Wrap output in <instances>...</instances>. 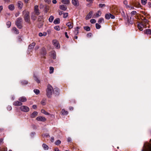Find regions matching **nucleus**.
<instances>
[{
    "instance_id": "22",
    "label": "nucleus",
    "mask_w": 151,
    "mask_h": 151,
    "mask_svg": "<svg viewBox=\"0 0 151 151\" xmlns=\"http://www.w3.org/2000/svg\"><path fill=\"white\" fill-rule=\"evenodd\" d=\"M41 53L43 55H45L46 54V50L45 48L43 47L42 48L41 50Z\"/></svg>"
},
{
    "instance_id": "9",
    "label": "nucleus",
    "mask_w": 151,
    "mask_h": 151,
    "mask_svg": "<svg viewBox=\"0 0 151 151\" xmlns=\"http://www.w3.org/2000/svg\"><path fill=\"white\" fill-rule=\"evenodd\" d=\"M36 120L38 121L44 122L46 121V119L44 117L39 116L36 118Z\"/></svg>"
},
{
    "instance_id": "63",
    "label": "nucleus",
    "mask_w": 151,
    "mask_h": 151,
    "mask_svg": "<svg viewBox=\"0 0 151 151\" xmlns=\"http://www.w3.org/2000/svg\"><path fill=\"white\" fill-rule=\"evenodd\" d=\"M32 107L34 109H36L37 108V106L35 105H34L32 106Z\"/></svg>"
},
{
    "instance_id": "29",
    "label": "nucleus",
    "mask_w": 151,
    "mask_h": 151,
    "mask_svg": "<svg viewBox=\"0 0 151 151\" xmlns=\"http://www.w3.org/2000/svg\"><path fill=\"white\" fill-rule=\"evenodd\" d=\"M101 14V11H99L98 12L96 13L95 15V17H98L99 16H100Z\"/></svg>"
},
{
    "instance_id": "4",
    "label": "nucleus",
    "mask_w": 151,
    "mask_h": 151,
    "mask_svg": "<svg viewBox=\"0 0 151 151\" xmlns=\"http://www.w3.org/2000/svg\"><path fill=\"white\" fill-rule=\"evenodd\" d=\"M22 21V19L21 17L17 18L16 21V24L19 29H21L22 28V26L21 25Z\"/></svg>"
},
{
    "instance_id": "48",
    "label": "nucleus",
    "mask_w": 151,
    "mask_h": 151,
    "mask_svg": "<svg viewBox=\"0 0 151 151\" xmlns=\"http://www.w3.org/2000/svg\"><path fill=\"white\" fill-rule=\"evenodd\" d=\"M96 28L97 29H99L101 28V26L100 25H99L98 23H96Z\"/></svg>"
},
{
    "instance_id": "56",
    "label": "nucleus",
    "mask_w": 151,
    "mask_h": 151,
    "mask_svg": "<svg viewBox=\"0 0 151 151\" xmlns=\"http://www.w3.org/2000/svg\"><path fill=\"white\" fill-rule=\"evenodd\" d=\"M7 109H8V110L9 111L11 110L12 109V107L10 106H8L7 107Z\"/></svg>"
},
{
    "instance_id": "17",
    "label": "nucleus",
    "mask_w": 151,
    "mask_h": 151,
    "mask_svg": "<svg viewBox=\"0 0 151 151\" xmlns=\"http://www.w3.org/2000/svg\"><path fill=\"white\" fill-rule=\"evenodd\" d=\"M144 33L147 35H151V30L150 29H147L144 31Z\"/></svg>"
},
{
    "instance_id": "43",
    "label": "nucleus",
    "mask_w": 151,
    "mask_h": 151,
    "mask_svg": "<svg viewBox=\"0 0 151 151\" xmlns=\"http://www.w3.org/2000/svg\"><path fill=\"white\" fill-rule=\"evenodd\" d=\"M137 14V12L135 11H132L131 13V14L132 16L136 15Z\"/></svg>"
},
{
    "instance_id": "10",
    "label": "nucleus",
    "mask_w": 151,
    "mask_h": 151,
    "mask_svg": "<svg viewBox=\"0 0 151 151\" xmlns=\"http://www.w3.org/2000/svg\"><path fill=\"white\" fill-rule=\"evenodd\" d=\"M72 4L76 6H79V4L78 0H72Z\"/></svg>"
},
{
    "instance_id": "59",
    "label": "nucleus",
    "mask_w": 151,
    "mask_h": 151,
    "mask_svg": "<svg viewBox=\"0 0 151 151\" xmlns=\"http://www.w3.org/2000/svg\"><path fill=\"white\" fill-rule=\"evenodd\" d=\"M134 6L136 7L139 8L140 7V5L139 4H138V5H137L136 4H134Z\"/></svg>"
},
{
    "instance_id": "13",
    "label": "nucleus",
    "mask_w": 151,
    "mask_h": 151,
    "mask_svg": "<svg viewBox=\"0 0 151 151\" xmlns=\"http://www.w3.org/2000/svg\"><path fill=\"white\" fill-rule=\"evenodd\" d=\"M143 18L142 20H143V22L142 23H143L145 25H146V26H147V25L148 24L149 21L147 19H146L145 17H144L143 16H141Z\"/></svg>"
},
{
    "instance_id": "49",
    "label": "nucleus",
    "mask_w": 151,
    "mask_h": 151,
    "mask_svg": "<svg viewBox=\"0 0 151 151\" xmlns=\"http://www.w3.org/2000/svg\"><path fill=\"white\" fill-rule=\"evenodd\" d=\"M54 28L57 31H59L60 30V27L58 26H57L55 27Z\"/></svg>"
},
{
    "instance_id": "47",
    "label": "nucleus",
    "mask_w": 151,
    "mask_h": 151,
    "mask_svg": "<svg viewBox=\"0 0 151 151\" xmlns=\"http://www.w3.org/2000/svg\"><path fill=\"white\" fill-rule=\"evenodd\" d=\"M147 2V0H141V3L142 4L145 5Z\"/></svg>"
},
{
    "instance_id": "16",
    "label": "nucleus",
    "mask_w": 151,
    "mask_h": 151,
    "mask_svg": "<svg viewBox=\"0 0 151 151\" xmlns=\"http://www.w3.org/2000/svg\"><path fill=\"white\" fill-rule=\"evenodd\" d=\"M26 98L24 96L20 97L19 99V100L21 102H25L27 101Z\"/></svg>"
},
{
    "instance_id": "44",
    "label": "nucleus",
    "mask_w": 151,
    "mask_h": 151,
    "mask_svg": "<svg viewBox=\"0 0 151 151\" xmlns=\"http://www.w3.org/2000/svg\"><path fill=\"white\" fill-rule=\"evenodd\" d=\"M68 16V13H65L63 14V17L65 18L67 17Z\"/></svg>"
},
{
    "instance_id": "57",
    "label": "nucleus",
    "mask_w": 151,
    "mask_h": 151,
    "mask_svg": "<svg viewBox=\"0 0 151 151\" xmlns=\"http://www.w3.org/2000/svg\"><path fill=\"white\" fill-rule=\"evenodd\" d=\"M42 20L43 19L42 17L41 16H39L38 18V21H42Z\"/></svg>"
},
{
    "instance_id": "12",
    "label": "nucleus",
    "mask_w": 151,
    "mask_h": 151,
    "mask_svg": "<svg viewBox=\"0 0 151 151\" xmlns=\"http://www.w3.org/2000/svg\"><path fill=\"white\" fill-rule=\"evenodd\" d=\"M13 104L15 106H20L22 105V104L20 101H17L14 102Z\"/></svg>"
},
{
    "instance_id": "50",
    "label": "nucleus",
    "mask_w": 151,
    "mask_h": 151,
    "mask_svg": "<svg viewBox=\"0 0 151 151\" xmlns=\"http://www.w3.org/2000/svg\"><path fill=\"white\" fill-rule=\"evenodd\" d=\"M105 4H100L99 5V7L100 8H103L105 6Z\"/></svg>"
},
{
    "instance_id": "40",
    "label": "nucleus",
    "mask_w": 151,
    "mask_h": 151,
    "mask_svg": "<svg viewBox=\"0 0 151 151\" xmlns=\"http://www.w3.org/2000/svg\"><path fill=\"white\" fill-rule=\"evenodd\" d=\"M102 22H104V19L102 18H100L98 21V23L99 24H100Z\"/></svg>"
},
{
    "instance_id": "14",
    "label": "nucleus",
    "mask_w": 151,
    "mask_h": 151,
    "mask_svg": "<svg viewBox=\"0 0 151 151\" xmlns=\"http://www.w3.org/2000/svg\"><path fill=\"white\" fill-rule=\"evenodd\" d=\"M93 13L92 11H90L87 15L86 17V19L87 20L91 18L92 16V15Z\"/></svg>"
},
{
    "instance_id": "24",
    "label": "nucleus",
    "mask_w": 151,
    "mask_h": 151,
    "mask_svg": "<svg viewBox=\"0 0 151 151\" xmlns=\"http://www.w3.org/2000/svg\"><path fill=\"white\" fill-rule=\"evenodd\" d=\"M42 147L45 150H48L49 147L48 146L45 144H43L42 145Z\"/></svg>"
},
{
    "instance_id": "51",
    "label": "nucleus",
    "mask_w": 151,
    "mask_h": 151,
    "mask_svg": "<svg viewBox=\"0 0 151 151\" xmlns=\"http://www.w3.org/2000/svg\"><path fill=\"white\" fill-rule=\"evenodd\" d=\"M11 24V23L9 21L8 22L6 23V25L8 26V27H10Z\"/></svg>"
},
{
    "instance_id": "18",
    "label": "nucleus",
    "mask_w": 151,
    "mask_h": 151,
    "mask_svg": "<svg viewBox=\"0 0 151 151\" xmlns=\"http://www.w3.org/2000/svg\"><path fill=\"white\" fill-rule=\"evenodd\" d=\"M12 32L17 35L19 33L18 30L15 27H13L12 29Z\"/></svg>"
},
{
    "instance_id": "26",
    "label": "nucleus",
    "mask_w": 151,
    "mask_h": 151,
    "mask_svg": "<svg viewBox=\"0 0 151 151\" xmlns=\"http://www.w3.org/2000/svg\"><path fill=\"white\" fill-rule=\"evenodd\" d=\"M64 4H69L70 3V1L69 0H62L61 1Z\"/></svg>"
},
{
    "instance_id": "54",
    "label": "nucleus",
    "mask_w": 151,
    "mask_h": 151,
    "mask_svg": "<svg viewBox=\"0 0 151 151\" xmlns=\"http://www.w3.org/2000/svg\"><path fill=\"white\" fill-rule=\"evenodd\" d=\"M127 8H129L130 9H134V7L132 6H127Z\"/></svg>"
},
{
    "instance_id": "1",
    "label": "nucleus",
    "mask_w": 151,
    "mask_h": 151,
    "mask_svg": "<svg viewBox=\"0 0 151 151\" xmlns=\"http://www.w3.org/2000/svg\"><path fill=\"white\" fill-rule=\"evenodd\" d=\"M53 89L52 87L50 84H48L46 90L47 95L49 97H51L52 93L53 92Z\"/></svg>"
},
{
    "instance_id": "64",
    "label": "nucleus",
    "mask_w": 151,
    "mask_h": 151,
    "mask_svg": "<svg viewBox=\"0 0 151 151\" xmlns=\"http://www.w3.org/2000/svg\"><path fill=\"white\" fill-rule=\"evenodd\" d=\"M41 103L42 105H44L45 104V101L44 100L42 101Z\"/></svg>"
},
{
    "instance_id": "60",
    "label": "nucleus",
    "mask_w": 151,
    "mask_h": 151,
    "mask_svg": "<svg viewBox=\"0 0 151 151\" xmlns=\"http://www.w3.org/2000/svg\"><path fill=\"white\" fill-rule=\"evenodd\" d=\"M65 36L67 38H69V36L68 35L67 32H65Z\"/></svg>"
},
{
    "instance_id": "34",
    "label": "nucleus",
    "mask_w": 151,
    "mask_h": 151,
    "mask_svg": "<svg viewBox=\"0 0 151 151\" xmlns=\"http://www.w3.org/2000/svg\"><path fill=\"white\" fill-rule=\"evenodd\" d=\"M54 19V17L52 16H51L50 17L49 19V22H52Z\"/></svg>"
},
{
    "instance_id": "20",
    "label": "nucleus",
    "mask_w": 151,
    "mask_h": 151,
    "mask_svg": "<svg viewBox=\"0 0 151 151\" xmlns=\"http://www.w3.org/2000/svg\"><path fill=\"white\" fill-rule=\"evenodd\" d=\"M66 25L68 27L69 29H71L73 27V23L71 22H68L67 23Z\"/></svg>"
},
{
    "instance_id": "19",
    "label": "nucleus",
    "mask_w": 151,
    "mask_h": 151,
    "mask_svg": "<svg viewBox=\"0 0 151 151\" xmlns=\"http://www.w3.org/2000/svg\"><path fill=\"white\" fill-rule=\"evenodd\" d=\"M60 8L62 10L65 11L67 9V7L66 6L64 5H61L60 6Z\"/></svg>"
},
{
    "instance_id": "25",
    "label": "nucleus",
    "mask_w": 151,
    "mask_h": 151,
    "mask_svg": "<svg viewBox=\"0 0 151 151\" xmlns=\"http://www.w3.org/2000/svg\"><path fill=\"white\" fill-rule=\"evenodd\" d=\"M120 13L122 16L123 17H125V15L124 10L122 9H121L119 10V13Z\"/></svg>"
},
{
    "instance_id": "58",
    "label": "nucleus",
    "mask_w": 151,
    "mask_h": 151,
    "mask_svg": "<svg viewBox=\"0 0 151 151\" xmlns=\"http://www.w3.org/2000/svg\"><path fill=\"white\" fill-rule=\"evenodd\" d=\"M110 17L112 19H114L115 18V16L111 14H110Z\"/></svg>"
},
{
    "instance_id": "61",
    "label": "nucleus",
    "mask_w": 151,
    "mask_h": 151,
    "mask_svg": "<svg viewBox=\"0 0 151 151\" xmlns=\"http://www.w3.org/2000/svg\"><path fill=\"white\" fill-rule=\"evenodd\" d=\"M44 1L46 2L49 4L51 2V1L50 0H44Z\"/></svg>"
},
{
    "instance_id": "55",
    "label": "nucleus",
    "mask_w": 151,
    "mask_h": 151,
    "mask_svg": "<svg viewBox=\"0 0 151 151\" xmlns=\"http://www.w3.org/2000/svg\"><path fill=\"white\" fill-rule=\"evenodd\" d=\"M92 35V34L91 33H89L87 35V37H91Z\"/></svg>"
},
{
    "instance_id": "32",
    "label": "nucleus",
    "mask_w": 151,
    "mask_h": 151,
    "mask_svg": "<svg viewBox=\"0 0 151 151\" xmlns=\"http://www.w3.org/2000/svg\"><path fill=\"white\" fill-rule=\"evenodd\" d=\"M61 113L62 114L64 115H67L68 114V111H65V109H63Z\"/></svg>"
},
{
    "instance_id": "41",
    "label": "nucleus",
    "mask_w": 151,
    "mask_h": 151,
    "mask_svg": "<svg viewBox=\"0 0 151 151\" xmlns=\"http://www.w3.org/2000/svg\"><path fill=\"white\" fill-rule=\"evenodd\" d=\"M34 80L35 81L37 82V83H40V80L36 76L34 77Z\"/></svg>"
},
{
    "instance_id": "38",
    "label": "nucleus",
    "mask_w": 151,
    "mask_h": 151,
    "mask_svg": "<svg viewBox=\"0 0 151 151\" xmlns=\"http://www.w3.org/2000/svg\"><path fill=\"white\" fill-rule=\"evenodd\" d=\"M105 17L106 19H109L110 18V14H106L105 15Z\"/></svg>"
},
{
    "instance_id": "15",
    "label": "nucleus",
    "mask_w": 151,
    "mask_h": 151,
    "mask_svg": "<svg viewBox=\"0 0 151 151\" xmlns=\"http://www.w3.org/2000/svg\"><path fill=\"white\" fill-rule=\"evenodd\" d=\"M35 12L36 14L39 15L40 14L38 9V6L37 5H36L34 7Z\"/></svg>"
},
{
    "instance_id": "46",
    "label": "nucleus",
    "mask_w": 151,
    "mask_h": 151,
    "mask_svg": "<svg viewBox=\"0 0 151 151\" xmlns=\"http://www.w3.org/2000/svg\"><path fill=\"white\" fill-rule=\"evenodd\" d=\"M0 151H7V148L5 147H2L0 148Z\"/></svg>"
},
{
    "instance_id": "36",
    "label": "nucleus",
    "mask_w": 151,
    "mask_h": 151,
    "mask_svg": "<svg viewBox=\"0 0 151 151\" xmlns=\"http://www.w3.org/2000/svg\"><path fill=\"white\" fill-rule=\"evenodd\" d=\"M83 28L85 30H86L87 31H90V27L88 26L84 27Z\"/></svg>"
},
{
    "instance_id": "8",
    "label": "nucleus",
    "mask_w": 151,
    "mask_h": 151,
    "mask_svg": "<svg viewBox=\"0 0 151 151\" xmlns=\"http://www.w3.org/2000/svg\"><path fill=\"white\" fill-rule=\"evenodd\" d=\"M52 43L55 47L56 48H60V46L58 42L56 40H53L52 41Z\"/></svg>"
},
{
    "instance_id": "23",
    "label": "nucleus",
    "mask_w": 151,
    "mask_h": 151,
    "mask_svg": "<svg viewBox=\"0 0 151 151\" xmlns=\"http://www.w3.org/2000/svg\"><path fill=\"white\" fill-rule=\"evenodd\" d=\"M60 22V19L59 18H56L54 20L53 23L55 24H58Z\"/></svg>"
},
{
    "instance_id": "39",
    "label": "nucleus",
    "mask_w": 151,
    "mask_h": 151,
    "mask_svg": "<svg viewBox=\"0 0 151 151\" xmlns=\"http://www.w3.org/2000/svg\"><path fill=\"white\" fill-rule=\"evenodd\" d=\"M34 91L35 92V93L37 95L38 94L40 93V91L39 90L35 89L34 90Z\"/></svg>"
},
{
    "instance_id": "6",
    "label": "nucleus",
    "mask_w": 151,
    "mask_h": 151,
    "mask_svg": "<svg viewBox=\"0 0 151 151\" xmlns=\"http://www.w3.org/2000/svg\"><path fill=\"white\" fill-rule=\"evenodd\" d=\"M111 10L113 12L118 14L119 13V10L118 9V7L116 6H113L111 8Z\"/></svg>"
},
{
    "instance_id": "5",
    "label": "nucleus",
    "mask_w": 151,
    "mask_h": 151,
    "mask_svg": "<svg viewBox=\"0 0 151 151\" xmlns=\"http://www.w3.org/2000/svg\"><path fill=\"white\" fill-rule=\"evenodd\" d=\"M137 27L138 29L140 31H142L143 28L149 27V25H148V26H146V25L144 24L143 23H140L139 24L137 25Z\"/></svg>"
},
{
    "instance_id": "52",
    "label": "nucleus",
    "mask_w": 151,
    "mask_h": 151,
    "mask_svg": "<svg viewBox=\"0 0 151 151\" xmlns=\"http://www.w3.org/2000/svg\"><path fill=\"white\" fill-rule=\"evenodd\" d=\"M123 3H124V5H125L126 8L127 7V6H128L127 5L128 2H127V0H124V1H123Z\"/></svg>"
},
{
    "instance_id": "31",
    "label": "nucleus",
    "mask_w": 151,
    "mask_h": 151,
    "mask_svg": "<svg viewBox=\"0 0 151 151\" xmlns=\"http://www.w3.org/2000/svg\"><path fill=\"white\" fill-rule=\"evenodd\" d=\"M52 56L53 58V59H55L56 58V53L55 51H52L51 52Z\"/></svg>"
},
{
    "instance_id": "45",
    "label": "nucleus",
    "mask_w": 151,
    "mask_h": 151,
    "mask_svg": "<svg viewBox=\"0 0 151 151\" xmlns=\"http://www.w3.org/2000/svg\"><path fill=\"white\" fill-rule=\"evenodd\" d=\"M31 18L32 20L34 21L36 19L37 17L35 15H32L31 16Z\"/></svg>"
},
{
    "instance_id": "62",
    "label": "nucleus",
    "mask_w": 151,
    "mask_h": 151,
    "mask_svg": "<svg viewBox=\"0 0 151 151\" xmlns=\"http://www.w3.org/2000/svg\"><path fill=\"white\" fill-rule=\"evenodd\" d=\"M148 5L149 7L151 8V2H148Z\"/></svg>"
},
{
    "instance_id": "21",
    "label": "nucleus",
    "mask_w": 151,
    "mask_h": 151,
    "mask_svg": "<svg viewBox=\"0 0 151 151\" xmlns=\"http://www.w3.org/2000/svg\"><path fill=\"white\" fill-rule=\"evenodd\" d=\"M18 4L19 8L20 9H21L22 8L23 5V3L21 1H19L18 2Z\"/></svg>"
},
{
    "instance_id": "28",
    "label": "nucleus",
    "mask_w": 151,
    "mask_h": 151,
    "mask_svg": "<svg viewBox=\"0 0 151 151\" xmlns=\"http://www.w3.org/2000/svg\"><path fill=\"white\" fill-rule=\"evenodd\" d=\"M35 45V42H33L29 46V49H32L34 47Z\"/></svg>"
},
{
    "instance_id": "7",
    "label": "nucleus",
    "mask_w": 151,
    "mask_h": 151,
    "mask_svg": "<svg viewBox=\"0 0 151 151\" xmlns=\"http://www.w3.org/2000/svg\"><path fill=\"white\" fill-rule=\"evenodd\" d=\"M20 109L22 111L25 112H27L29 111V109L28 107L24 106H21Z\"/></svg>"
},
{
    "instance_id": "42",
    "label": "nucleus",
    "mask_w": 151,
    "mask_h": 151,
    "mask_svg": "<svg viewBox=\"0 0 151 151\" xmlns=\"http://www.w3.org/2000/svg\"><path fill=\"white\" fill-rule=\"evenodd\" d=\"M61 141L60 140H58L55 142V144L57 145H58L60 144L61 143Z\"/></svg>"
},
{
    "instance_id": "33",
    "label": "nucleus",
    "mask_w": 151,
    "mask_h": 151,
    "mask_svg": "<svg viewBox=\"0 0 151 151\" xmlns=\"http://www.w3.org/2000/svg\"><path fill=\"white\" fill-rule=\"evenodd\" d=\"M54 68L52 67H50V72L49 73L50 74H52L53 73L54 71Z\"/></svg>"
},
{
    "instance_id": "53",
    "label": "nucleus",
    "mask_w": 151,
    "mask_h": 151,
    "mask_svg": "<svg viewBox=\"0 0 151 151\" xmlns=\"http://www.w3.org/2000/svg\"><path fill=\"white\" fill-rule=\"evenodd\" d=\"M90 22L91 23H95L96 22V20L95 19H91L90 20Z\"/></svg>"
},
{
    "instance_id": "11",
    "label": "nucleus",
    "mask_w": 151,
    "mask_h": 151,
    "mask_svg": "<svg viewBox=\"0 0 151 151\" xmlns=\"http://www.w3.org/2000/svg\"><path fill=\"white\" fill-rule=\"evenodd\" d=\"M45 7V11L46 13H47L48 12L49 10V7L48 6L45 5L44 6L43 5H42L41 4L40 5V8H42L43 7Z\"/></svg>"
},
{
    "instance_id": "30",
    "label": "nucleus",
    "mask_w": 151,
    "mask_h": 151,
    "mask_svg": "<svg viewBox=\"0 0 151 151\" xmlns=\"http://www.w3.org/2000/svg\"><path fill=\"white\" fill-rule=\"evenodd\" d=\"M9 9L11 10H13L14 9V7L13 4L10 5L9 6Z\"/></svg>"
},
{
    "instance_id": "2",
    "label": "nucleus",
    "mask_w": 151,
    "mask_h": 151,
    "mask_svg": "<svg viewBox=\"0 0 151 151\" xmlns=\"http://www.w3.org/2000/svg\"><path fill=\"white\" fill-rule=\"evenodd\" d=\"M29 12L27 10H24L23 12L24 19L25 21L28 23L30 22V18L29 16Z\"/></svg>"
},
{
    "instance_id": "27",
    "label": "nucleus",
    "mask_w": 151,
    "mask_h": 151,
    "mask_svg": "<svg viewBox=\"0 0 151 151\" xmlns=\"http://www.w3.org/2000/svg\"><path fill=\"white\" fill-rule=\"evenodd\" d=\"M37 112L36 111L34 112L31 115V117L32 118L35 117L37 115Z\"/></svg>"
},
{
    "instance_id": "37",
    "label": "nucleus",
    "mask_w": 151,
    "mask_h": 151,
    "mask_svg": "<svg viewBox=\"0 0 151 151\" xmlns=\"http://www.w3.org/2000/svg\"><path fill=\"white\" fill-rule=\"evenodd\" d=\"M21 84L22 85H25L28 83V82L27 81L23 80L21 82Z\"/></svg>"
},
{
    "instance_id": "3",
    "label": "nucleus",
    "mask_w": 151,
    "mask_h": 151,
    "mask_svg": "<svg viewBox=\"0 0 151 151\" xmlns=\"http://www.w3.org/2000/svg\"><path fill=\"white\" fill-rule=\"evenodd\" d=\"M142 150V151H151V143H145Z\"/></svg>"
},
{
    "instance_id": "35",
    "label": "nucleus",
    "mask_w": 151,
    "mask_h": 151,
    "mask_svg": "<svg viewBox=\"0 0 151 151\" xmlns=\"http://www.w3.org/2000/svg\"><path fill=\"white\" fill-rule=\"evenodd\" d=\"M41 112L42 113L44 114L47 115H48L49 114L48 113L46 112L45 110L42 109L41 110Z\"/></svg>"
}]
</instances>
